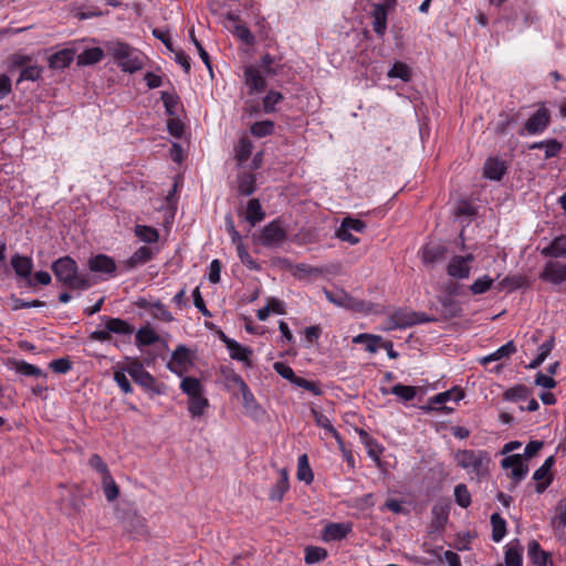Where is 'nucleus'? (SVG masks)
<instances>
[{"label": "nucleus", "mask_w": 566, "mask_h": 566, "mask_svg": "<svg viewBox=\"0 0 566 566\" xmlns=\"http://www.w3.org/2000/svg\"><path fill=\"white\" fill-rule=\"evenodd\" d=\"M224 226H226V230L231 235L232 243L235 244V245L241 243L242 242V238H241L240 233L235 229L234 221H233V218H232L231 213H228L224 217Z\"/></svg>", "instance_id": "63"}, {"label": "nucleus", "mask_w": 566, "mask_h": 566, "mask_svg": "<svg viewBox=\"0 0 566 566\" xmlns=\"http://www.w3.org/2000/svg\"><path fill=\"white\" fill-rule=\"evenodd\" d=\"M533 480L537 482L535 490L537 493H543L552 483L553 475L551 472L542 469L541 467L534 472Z\"/></svg>", "instance_id": "41"}, {"label": "nucleus", "mask_w": 566, "mask_h": 566, "mask_svg": "<svg viewBox=\"0 0 566 566\" xmlns=\"http://www.w3.org/2000/svg\"><path fill=\"white\" fill-rule=\"evenodd\" d=\"M464 397V392L454 387L450 390L437 394L429 400L428 406H423L422 409L426 411H451L452 408H448L444 406L446 402L452 400L454 402H459Z\"/></svg>", "instance_id": "4"}, {"label": "nucleus", "mask_w": 566, "mask_h": 566, "mask_svg": "<svg viewBox=\"0 0 566 566\" xmlns=\"http://www.w3.org/2000/svg\"><path fill=\"white\" fill-rule=\"evenodd\" d=\"M381 340L380 336L371 335V334H359L354 338V343L356 344H366V350L369 353H376L378 349V344Z\"/></svg>", "instance_id": "49"}, {"label": "nucleus", "mask_w": 566, "mask_h": 566, "mask_svg": "<svg viewBox=\"0 0 566 566\" xmlns=\"http://www.w3.org/2000/svg\"><path fill=\"white\" fill-rule=\"evenodd\" d=\"M416 312L406 311V310H397L395 311L388 319L387 329H403L415 325L413 318H416Z\"/></svg>", "instance_id": "9"}, {"label": "nucleus", "mask_w": 566, "mask_h": 566, "mask_svg": "<svg viewBox=\"0 0 566 566\" xmlns=\"http://www.w3.org/2000/svg\"><path fill=\"white\" fill-rule=\"evenodd\" d=\"M371 17L374 19V21H373V29H374V31L379 36H382L385 34L386 28H387V10H386V7L382 3L374 4Z\"/></svg>", "instance_id": "17"}, {"label": "nucleus", "mask_w": 566, "mask_h": 566, "mask_svg": "<svg viewBox=\"0 0 566 566\" xmlns=\"http://www.w3.org/2000/svg\"><path fill=\"white\" fill-rule=\"evenodd\" d=\"M238 347H231L228 348L230 352V357L232 359L243 361L247 366H251L250 356L252 355V349L249 347L242 346L240 343L237 342Z\"/></svg>", "instance_id": "47"}, {"label": "nucleus", "mask_w": 566, "mask_h": 566, "mask_svg": "<svg viewBox=\"0 0 566 566\" xmlns=\"http://www.w3.org/2000/svg\"><path fill=\"white\" fill-rule=\"evenodd\" d=\"M11 266L18 276L29 279L33 270V262L29 256L14 254L11 258Z\"/></svg>", "instance_id": "16"}, {"label": "nucleus", "mask_w": 566, "mask_h": 566, "mask_svg": "<svg viewBox=\"0 0 566 566\" xmlns=\"http://www.w3.org/2000/svg\"><path fill=\"white\" fill-rule=\"evenodd\" d=\"M74 53L71 50H61L49 57V66L53 70H62L73 61Z\"/></svg>", "instance_id": "27"}, {"label": "nucleus", "mask_w": 566, "mask_h": 566, "mask_svg": "<svg viewBox=\"0 0 566 566\" xmlns=\"http://www.w3.org/2000/svg\"><path fill=\"white\" fill-rule=\"evenodd\" d=\"M209 407V400L199 394L188 398V411L192 418L201 417Z\"/></svg>", "instance_id": "26"}, {"label": "nucleus", "mask_w": 566, "mask_h": 566, "mask_svg": "<svg viewBox=\"0 0 566 566\" xmlns=\"http://www.w3.org/2000/svg\"><path fill=\"white\" fill-rule=\"evenodd\" d=\"M391 394L401 398L405 401H410L415 398L417 390L412 386L397 384L391 388Z\"/></svg>", "instance_id": "51"}, {"label": "nucleus", "mask_w": 566, "mask_h": 566, "mask_svg": "<svg viewBox=\"0 0 566 566\" xmlns=\"http://www.w3.org/2000/svg\"><path fill=\"white\" fill-rule=\"evenodd\" d=\"M471 268L469 264H465L462 255H454L447 268V272L450 276L454 279H468L470 275Z\"/></svg>", "instance_id": "15"}, {"label": "nucleus", "mask_w": 566, "mask_h": 566, "mask_svg": "<svg viewBox=\"0 0 566 566\" xmlns=\"http://www.w3.org/2000/svg\"><path fill=\"white\" fill-rule=\"evenodd\" d=\"M501 465L503 469H512L511 471V478L514 480V483H520L528 472V467L523 463V458L521 454H512L509 457H505Z\"/></svg>", "instance_id": "7"}, {"label": "nucleus", "mask_w": 566, "mask_h": 566, "mask_svg": "<svg viewBox=\"0 0 566 566\" xmlns=\"http://www.w3.org/2000/svg\"><path fill=\"white\" fill-rule=\"evenodd\" d=\"M136 384L142 386L147 391H150L155 395L163 394V385L158 384L156 378L149 374L147 370H145L143 374L138 376L136 380H134Z\"/></svg>", "instance_id": "28"}, {"label": "nucleus", "mask_w": 566, "mask_h": 566, "mask_svg": "<svg viewBox=\"0 0 566 566\" xmlns=\"http://www.w3.org/2000/svg\"><path fill=\"white\" fill-rule=\"evenodd\" d=\"M285 240L286 231L282 228L281 221L277 219L266 224L259 237V242L263 247L279 245Z\"/></svg>", "instance_id": "5"}, {"label": "nucleus", "mask_w": 566, "mask_h": 566, "mask_svg": "<svg viewBox=\"0 0 566 566\" xmlns=\"http://www.w3.org/2000/svg\"><path fill=\"white\" fill-rule=\"evenodd\" d=\"M227 19L233 23H237L234 25L233 34L238 36L240 40H242L247 44H252L254 42V36L251 33V31L248 29V27L243 23H240V19L237 14L229 12L227 14Z\"/></svg>", "instance_id": "21"}, {"label": "nucleus", "mask_w": 566, "mask_h": 566, "mask_svg": "<svg viewBox=\"0 0 566 566\" xmlns=\"http://www.w3.org/2000/svg\"><path fill=\"white\" fill-rule=\"evenodd\" d=\"M180 389L188 396V398L205 392L201 381L198 378L190 376L182 378Z\"/></svg>", "instance_id": "29"}, {"label": "nucleus", "mask_w": 566, "mask_h": 566, "mask_svg": "<svg viewBox=\"0 0 566 566\" xmlns=\"http://www.w3.org/2000/svg\"><path fill=\"white\" fill-rule=\"evenodd\" d=\"M531 396V390L525 385H516L504 391L503 397L507 401L525 400Z\"/></svg>", "instance_id": "39"}, {"label": "nucleus", "mask_w": 566, "mask_h": 566, "mask_svg": "<svg viewBox=\"0 0 566 566\" xmlns=\"http://www.w3.org/2000/svg\"><path fill=\"white\" fill-rule=\"evenodd\" d=\"M273 368L282 378L289 380L293 385L298 378V376L295 375L294 370L283 361L274 363Z\"/></svg>", "instance_id": "54"}, {"label": "nucleus", "mask_w": 566, "mask_h": 566, "mask_svg": "<svg viewBox=\"0 0 566 566\" xmlns=\"http://www.w3.org/2000/svg\"><path fill=\"white\" fill-rule=\"evenodd\" d=\"M522 546L518 541H512L505 551L504 562L505 566H521L522 565Z\"/></svg>", "instance_id": "23"}, {"label": "nucleus", "mask_w": 566, "mask_h": 566, "mask_svg": "<svg viewBox=\"0 0 566 566\" xmlns=\"http://www.w3.org/2000/svg\"><path fill=\"white\" fill-rule=\"evenodd\" d=\"M541 255L551 259H566V234L555 237L541 250Z\"/></svg>", "instance_id": "10"}, {"label": "nucleus", "mask_w": 566, "mask_h": 566, "mask_svg": "<svg viewBox=\"0 0 566 566\" xmlns=\"http://www.w3.org/2000/svg\"><path fill=\"white\" fill-rule=\"evenodd\" d=\"M242 399H243V407L249 412H254L256 410H260V406L258 405L252 391L249 387H245L244 390L241 391Z\"/></svg>", "instance_id": "61"}, {"label": "nucleus", "mask_w": 566, "mask_h": 566, "mask_svg": "<svg viewBox=\"0 0 566 566\" xmlns=\"http://www.w3.org/2000/svg\"><path fill=\"white\" fill-rule=\"evenodd\" d=\"M507 166L504 160L499 158H489L483 167L484 177L491 180H501L506 174Z\"/></svg>", "instance_id": "14"}, {"label": "nucleus", "mask_w": 566, "mask_h": 566, "mask_svg": "<svg viewBox=\"0 0 566 566\" xmlns=\"http://www.w3.org/2000/svg\"><path fill=\"white\" fill-rule=\"evenodd\" d=\"M11 365H12L13 369L20 375L30 376V377L44 376L43 371L39 367H36L32 364H29L24 360H12Z\"/></svg>", "instance_id": "33"}, {"label": "nucleus", "mask_w": 566, "mask_h": 566, "mask_svg": "<svg viewBox=\"0 0 566 566\" xmlns=\"http://www.w3.org/2000/svg\"><path fill=\"white\" fill-rule=\"evenodd\" d=\"M265 218L259 199H250L247 205L245 220L253 227Z\"/></svg>", "instance_id": "19"}, {"label": "nucleus", "mask_w": 566, "mask_h": 566, "mask_svg": "<svg viewBox=\"0 0 566 566\" xmlns=\"http://www.w3.org/2000/svg\"><path fill=\"white\" fill-rule=\"evenodd\" d=\"M450 505L447 502L439 501L432 507L433 523L436 527H442L449 517Z\"/></svg>", "instance_id": "31"}, {"label": "nucleus", "mask_w": 566, "mask_h": 566, "mask_svg": "<svg viewBox=\"0 0 566 566\" xmlns=\"http://www.w3.org/2000/svg\"><path fill=\"white\" fill-rule=\"evenodd\" d=\"M551 115L546 107L538 108L525 123V129L528 134H538L549 125Z\"/></svg>", "instance_id": "8"}, {"label": "nucleus", "mask_w": 566, "mask_h": 566, "mask_svg": "<svg viewBox=\"0 0 566 566\" xmlns=\"http://www.w3.org/2000/svg\"><path fill=\"white\" fill-rule=\"evenodd\" d=\"M453 494H454L455 503L459 506H461L463 509H467L470 506L471 494L465 484L461 483V484L455 485Z\"/></svg>", "instance_id": "48"}, {"label": "nucleus", "mask_w": 566, "mask_h": 566, "mask_svg": "<svg viewBox=\"0 0 566 566\" xmlns=\"http://www.w3.org/2000/svg\"><path fill=\"white\" fill-rule=\"evenodd\" d=\"M446 248L440 244H427L423 248V262L428 264H433L441 260L444 255Z\"/></svg>", "instance_id": "34"}, {"label": "nucleus", "mask_w": 566, "mask_h": 566, "mask_svg": "<svg viewBox=\"0 0 566 566\" xmlns=\"http://www.w3.org/2000/svg\"><path fill=\"white\" fill-rule=\"evenodd\" d=\"M295 386L303 388L310 392H312L315 396H321L323 394L319 385L316 381L307 380L303 377H300L296 379Z\"/></svg>", "instance_id": "60"}, {"label": "nucleus", "mask_w": 566, "mask_h": 566, "mask_svg": "<svg viewBox=\"0 0 566 566\" xmlns=\"http://www.w3.org/2000/svg\"><path fill=\"white\" fill-rule=\"evenodd\" d=\"M491 525L492 539L499 543L506 534V522L499 513H493L491 515Z\"/></svg>", "instance_id": "32"}, {"label": "nucleus", "mask_w": 566, "mask_h": 566, "mask_svg": "<svg viewBox=\"0 0 566 566\" xmlns=\"http://www.w3.org/2000/svg\"><path fill=\"white\" fill-rule=\"evenodd\" d=\"M296 476L300 481H304L306 484H311L313 482L314 475L306 454H302L298 458Z\"/></svg>", "instance_id": "36"}, {"label": "nucleus", "mask_w": 566, "mask_h": 566, "mask_svg": "<svg viewBox=\"0 0 566 566\" xmlns=\"http://www.w3.org/2000/svg\"><path fill=\"white\" fill-rule=\"evenodd\" d=\"M527 554L535 566H547L548 553L541 548L537 541H531L527 547Z\"/></svg>", "instance_id": "25"}, {"label": "nucleus", "mask_w": 566, "mask_h": 566, "mask_svg": "<svg viewBox=\"0 0 566 566\" xmlns=\"http://www.w3.org/2000/svg\"><path fill=\"white\" fill-rule=\"evenodd\" d=\"M101 319L112 335L130 336L135 331L132 324L119 317L102 316Z\"/></svg>", "instance_id": "11"}, {"label": "nucleus", "mask_w": 566, "mask_h": 566, "mask_svg": "<svg viewBox=\"0 0 566 566\" xmlns=\"http://www.w3.org/2000/svg\"><path fill=\"white\" fill-rule=\"evenodd\" d=\"M154 258V251L149 247H140L133 255L125 262V266L129 270L137 268L138 265L145 264Z\"/></svg>", "instance_id": "18"}, {"label": "nucleus", "mask_w": 566, "mask_h": 566, "mask_svg": "<svg viewBox=\"0 0 566 566\" xmlns=\"http://www.w3.org/2000/svg\"><path fill=\"white\" fill-rule=\"evenodd\" d=\"M457 464L464 469L468 473H474L478 478H482L489 473V464L491 459L489 453L483 450H458L454 453Z\"/></svg>", "instance_id": "2"}, {"label": "nucleus", "mask_w": 566, "mask_h": 566, "mask_svg": "<svg viewBox=\"0 0 566 566\" xmlns=\"http://www.w3.org/2000/svg\"><path fill=\"white\" fill-rule=\"evenodd\" d=\"M244 83L250 88V94L265 88V78L261 71L253 65L244 69Z\"/></svg>", "instance_id": "12"}, {"label": "nucleus", "mask_w": 566, "mask_h": 566, "mask_svg": "<svg viewBox=\"0 0 566 566\" xmlns=\"http://www.w3.org/2000/svg\"><path fill=\"white\" fill-rule=\"evenodd\" d=\"M160 98L164 103L166 113L171 117L176 116L179 107V96L176 93L161 92Z\"/></svg>", "instance_id": "43"}, {"label": "nucleus", "mask_w": 566, "mask_h": 566, "mask_svg": "<svg viewBox=\"0 0 566 566\" xmlns=\"http://www.w3.org/2000/svg\"><path fill=\"white\" fill-rule=\"evenodd\" d=\"M104 57V51L101 48L84 50L77 57L78 64L90 65L99 62Z\"/></svg>", "instance_id": "37"}, {"label": "nucleus", "mask_w": 566, "mask_h": 566, "mask_svg": "<svg viewBox=\"0 0 566 566\" xmlns=\"http://www.w3.org/2000/svg\"><path fill=\"white\" fill-rule=\"evenodd\" d=\"M189 363V350L186 346L179 345L171 354V359L167 367L172 373H178L177 367H182Z\"/></svg>", "instance_id": "22"}, {"label": "nucleus", "mask_w": 566, "mask_h": 566, "mask_svg": "<svg viewBox=\"0 0 566 566\" xmlns=\"http://www.w3.org/2000/svg\"><path fill=\"white\" fill-rule=\"evenodd\" d=\"M88 268L92 272L113 274L116 271L114 260L105 254H98L88 260Z\"/></svg>", "instance_id": "13"}, {"label": "nucleus", "mask_w": 566, "mask_h": 566, "mask_svg": "<svg viewBox=\"0 0 566 566\" xmlns=\"http://www.w3.org/2000/svg\"><path fill=\"white\" fill-rule=\"evenodd\" d=\"M167 129L174 137L180 138L184 134V124L176 116L167 120Z\"/></svg>", "instance_id": "64"}, {"label": "nucleus", "mask_w": 566, "mask_h": 566, "mask_svg": "<svg viewBox=\"0 0 566 566\" xmlns=\"http://www.w3.org/2000/svg\"><path fill=\"white\" fill-rule=\"evenodd\" d=\"M255 176L243 172L238 176V190L240 195L251 196L255 191Z\"/></svg>", "instance_id": "30"}, {"label": "nucleus", "mask_w": 566, "mask_h": 566, "mask_svg": "<svg viewBox=\"0 0 566 566\" xmlns=\"http://www.w3.org/2000/svg\"><path fill=\"white\" fill-rule=\"evenodd\" d=\"M237 252L240 261L250 270L260 269L258 262L250 255L243 243H239L235 245Z\"/></svg>", "instance_id": "52"}, {"label": "nucleus", "mask_w": 566, "mask_h": 566, "mask_svg": "<svg viewBox=\"0 0 566 566\" xmlns=\"http://www.w3.org/2000/svg\"><path fill=\"white\" fill-rule=\"evenodd\" d=\"M134 232L136 237H138L142 241L146 243H155L159 239V233L157 229L149 226L137 224L135 227Z\"/></svg>", "instance_id": "38"}, {"label": "nucleus", "mask_w": 566, "mask_h": 566, "mask_svg": "<svg viewBox=\"0 0 566 566\" xmlns=\"http://www.w3.org/2000/svg\"><path fill=\"white\" fill-rule=\"evenodd\" d=\"M494 280L488 275L476 279L473 284L470 286V291L472 294H483L489 291L493 284Z\"/></svg>", "instance_id": "53"}, {"label": "nucleus", "mask_w": 566, "mask_h": 566, "mask_svg": "<svg viewBox=\"0 0 566 566\" xmlns=\"http://www.w3.org/2000/svg\"><path fill=\"white\" fill-rule=\"evenodd\" d=\"M283 99V95L276 91H269L263 98V108L265 113L275 111L274 106Z\"/></svg>", "instance_id": "56"}, {"label": "nucleus", "mask_w": 566, "mask_h": 566, "mask_svg": "<svg viewBox=\"0 0 566 566\" xmlns=\"http://www.w3.org/2000/svg\"><path fill=\"white\" fill-rule=\"evenodd\" d=\"M158 340H159V336L156 334V332L153 328H150L148 326L142 327L136 333V345L138 347L149 346V345L157 343Z\"/></svg>", "instance_id": "35"}, {"label": "nucleus", "mask_w": 566, "mask_h": 566, "mask_svg": "<svg viewBox=\"0 0 566 566\" xmlns=\"http://www.w3.org/2000/svg\"><path fill=\"white\" fill-rule=\"evenodd\" d=\"M250 130L251 134L258 138L266 137L273 134L274 123L272 120L255 122Z\"/></svg>", "instance_id": "45"}, {"label": "nucleus", "mask_w": 566, "mask_h": 566, "mask_svg": "<svg viewBox=\"0 0 566 566\" xmlns=\"http://www.w3.org/2000/svg\"><path fill=\"white\" fill-rule=\"evenodd\" d=\"M106 52L123 71L134 73L143 67L139 53L126 43L112 41L106 44Z\"/></svg>", "instance_id": "3"}, {"label": "nucleus", "mask_w": 566, "mask_h": 566, "mask_svg": "<svg viewBox=\"0 0 566 566\" xmlns=\"http://www.w3.org/2000/svg\"><path fill=\"white\" fill-rule=\"evenodd\" d=\"M43 67L38 65H28L22 69L18 82L21 81H36L41 77Z\"/></svg>", "instance_id": "55"}, {"label": "nucleus", "mask_w": 566, "mask_h": 566, "mask_svg": "<svg viewBox=\"0 0 566 566\" xmlns=\"http://www.w3.org/2000/svg\"><path fill=\"white\" fill-rule=\"evenodd\" d=\"M312 415L314 417V421L315 423L325 429L326 431L331 432L336 439H339V434L338 432L335 430V428L333 427L331 420L328 419L327 416H325L324 413L319 412L318 410L316 409H312Z\"/></svg>", "instance_id": "50"}, {"label": "nucleus", "mask_w": 566, "mask_h": 566, "mask_svg": "<svg viewBox=\"0 0 566 566\" xmlns=\"http://www.w3.org/2000/svg\"><path fill=\"white\" fill-rule=\"evenodd\" d=\"M10 298L13 303V306H12L13 311H18L21 308H30V307H42L45 305V303L40 300H33V301L28 302V301H23L22 298L17 297L13 294L10 296Z\"/></svg>", "instance_id": "58"}, {"label": "nucleus", "mask_w": 566, "mask_h": 566, "mask_svg": "<svg viewBox=\"0 0 566 566\" xmlns=\"http://www.w3.org/2000/svg\"><path fill=\"white\" fill-rule=\"evenodd\" d=\"M252 142L248 137H242L238 145L234 147L235 151V158L238 159L239 164H243L249 159L252 153Z\"/></svg>", "instance_id": "40"}, {"label": "nucleus", "mask_w": 566, "mask_h": 566, "mask_svg": "<svg viewBox=\"0 0 566 566\" xmlns=\"http://www.w3.org/2000/svg\"><path fill=\"white\" fill-rule=\"evenodd\" d=\"M102 486L105 497L108 502H113L119 494V488L112 478L111 473L102 478Z\"/></svg>", "instance_id": "42"}, {"label": "nucleus", "mask_w": 566, "mask_h": 566, "mask_svg": "<svg viewBox=\"0 0 566 566\" xmlns=\"http://www.w3.org/2000/svg\"><path fill=\"white\" fill-rule=\"evenodd\" d=\"M56 280L74 290H87L93 283L86 276L77 274V264L71 256H61L51 265Z\"/></svg>", "instance_id": "1"}, {"label": "nucleus", "mask_w": 566, "mask_h": 566, "mask_svg": "<svg viewBox=\"0 0 566 566\" xmlns=\"http://www.w3.org/2000/svg\"><path fill=\"white\" fill-rule=\"evenodd\" d=\"M325 296L331 303L337 306H349L350 297L343 291L339 293H333L331 291L325 290Z\"/></svg>", "instance_id": "59"}, {"label": "nucleus", "mask_w": 566, "mask_h": 566, "mask_svg": "<svg viewBox=\"0 0 566 566\" xmlns=\"http://www.w3.org/2000/svg\"><path fill=\"white\" fill-rule=\"evenodd\" d=\"M387 76L390 78H400L405 82H408L411 78V69L406 63L396 62L389 70Z\"/></svg>", "instance_id": "44"}, {"label": "nucleus", "mask_w": 566, "mask_h": 566, "mask_svg": "<svg viewBox=\"0 0 566 566\" xmlns=\"http://www.w3.org/2000/svg\"><path fill=\"white\" fill-rule=\"evenodd\" d=\"M50 368L56 374H66L72 369V363L67 357H63L52 360Z\"/></svg>", "instance_id": "62"}, {"label": "nucleus", "mask_w": 566, "mask_h": 566, "mask_svg": "<svg viewBox=\"0 0 566 566\" xmlns=\"http://www.w3.org/2000/svg\"><path fill=\"white\" fill-rule=\"evenodd\" d=\"M539 279L552 284H560L566 281V263L549 260L545 263Z\"/></svg>", "instance_id": "6"}, {"label": "nucleus", "mask_w": 566, "mask_h": 566, "mask_svg": "<svg viewBox=\"0 0 566 566\" xmlns=\"http://www.w3.org/2000/svg\"><path fill=\"white\" fill-rule=\"evenodd\" d=\"M289 490V480L286 478L279 479L274 488L270 493V499L272 501H281L283 495Z\"/></svg>", "instance_id": "57"}, {"label": "nucleus", "mask_w": 566, "mask_h": 566, "mask_svg": "<svg viewBox=\"0 0 566 566\" xmlns=\"http://www.w3.org/2000/svg\"><path fill=\"white\" fill-rule=\"evenodd\" d=\"M516 352V346L513 340L507 342L500 348H497L494 353L481 358V364L486 365L491 361L501 360L503 358H507Z\"/></svg>", "instance_id": "24"}, {"label": "nucleus", "mask_w": 566, "mask_h": 566, "mask_svg": "<svg viewBox=\"0 0 566 566\" xmlns=\"http://www.w3.org/2000/svg\"><path fill=\"white\" fill-rule=\"evenodd\" d=\"M350 527L343 523H329L324 528L325 541H340L347 536Z\"/></svg>", "instance_id": "20"}, {"label": "nucleus", "mask_w": 566, "mask_h": 566, "mask_svg": "<svg viewBox=\"0 0 566 566\" xmlns=\"http://www.w3.org/2000/svg\"><path fill=\"white\" fill-rule=\"evenodd\" d=\"M327 557V551L318 546H307L305 548L304 560L306 564H315L324 560Z\"/></svg>", "instance_id": "46"}]
</instances>
